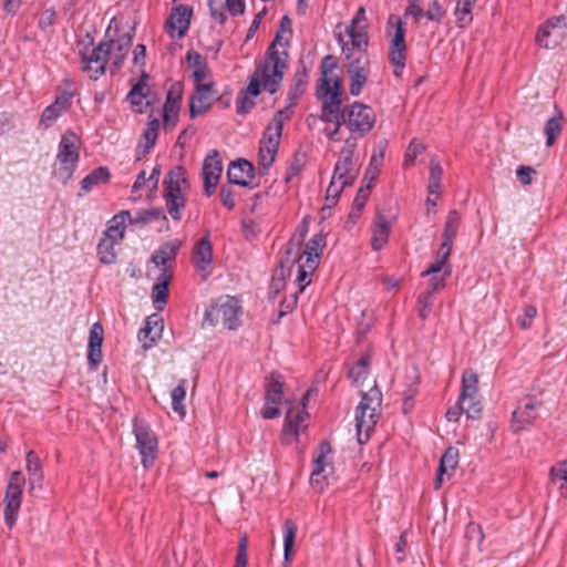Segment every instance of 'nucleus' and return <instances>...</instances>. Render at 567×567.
Wrapping results in <instances>:
<instances>
[{
    "label": "nucleus",
    "mask_w": 567,
    "mask_h": 567,
    "mask_svg": "<svg viewBox=\"0 0 567 567\" xmlns=\"http://www.w3.org/2000/svg\"><path fill=\"white\" fill-rule=\"evenodd\" d=\"M368 27L365 9L360 7L346 30L350 37L351 45L342 44V53L347 60L346 66L350 78L349 90L353 96L360 95L368 82L370 72V59L367 52L369 45Z\"/></svg>",
    "instance_id": "f257e3e1"
},
{
    "label": "nucleus",
    "mask_w": 567,
    "mask_h": 567,
    "mask_svg": "<svg viewBox=\"0 0 567 567\" xmlns=\"http://www.w3.org/2000/svg\"><path fill=\"white\" fill-rule=\"evenodd\" d=\"M289 40L282 42V38L276 34L269 45L265 61L257 65L255 73L261 78L264 89L270 94H275L282 82L284 73L287 68L288 52L277 50V45L287 47Z\"/></svg>",
    "instance_id": "f03ea898"
},
{
    "label": "nucleus",
    "mask_w": 567,
    "mask_h": 567,
    "mask_svg": "<svg viewBox=\"0 0 567 567\" xmlns=\"http://www.w3.org/2000/svg\"><path fill=\"white\" fill-rule=\"evenodd\" d=\"M381 402L382 393L377 385L362 395L355 413L357 439L361 445L368 442L370 433L375 427L378 421L377 410L381 406Z\"/></svg>",
    "instance_id": "7ed1b4c3"
},
{
    "label": "nucleus",
    "mask_w": 567,
    "mask_h": 567,
    "mask_svg": "<svg viewBox=\"0 0 567 567\" xmlns=\"http://www.w3.org/2000/svg\"><path fill=\"white\" fill-rule=\"evenodd\" d=\"M186 183V171L183 166H175L171 169L163 182L165 206L174 220L181 219V212L186 205V199L182 195V185Z\"/></svg>",
    "instance_id": "20e7f679"
},
{
    "label": "nucleus",
    "mask_w": 567,
    "mask_h": 567,
    "mask_svg": "<svg viewBox=\"0 0 567 567\" xmlns=\"http://www.w3.org/2000/svg\"><path fill=\"white\" fill-rule=\"evenodd\" d=\"M317 97L322 101V109L319 118L322 122H331L332 116L340 115L342 104V79L336 78L331 84V79L320 78L317 87Z\"/></svg>",
    "instance_id": "39448f33"
},
{
    "label": "nucleus",
    "mask_w": 567,
    "mask_h": 567,
    "mask_svg": "<svg viewBox=\"0 0 567 567\" xmlns=\"http://www.w3.org/2000/svg\"><path fill=\"white\" fill-rule=\"evenodd\" d=\"M79 158V138L74 132L66 131L61 137L56 155V159L60 163L56 175L63 184H66L72 178Z\"/></svg>",
    "instance_id": "423d86ee"
},
{
    "label": "nucleus",
    "mask_w": 567,
    "mask_h": 567,
    "mask_svg": "<svg viewBox=\"0 0 567 567\" xmlns=\"http://www.w3.org/2000/svg\"><path fill=\"white\" fill-rule=\"evenodd\" d=\"M355 148L357 140L353 137L347 138L334 166V179H338L343 186H351L360 173L361 164L355 155Z\"/></svg>",
    "instance_id": "0eeeda50"
},
{
    "label": "nucleus",
    "mask_w": 567,
    "mask_h": 567,
    "mask_svg": "<svg viewBox=\"0 0 567 567\" xmlns=\"http://www.w3.org/2000/svg\"><path fill=\"white\" fill-rule=\"evenodd\" d=\"M239 301L235 297H226L224 301L213 305L205 312V321L209 324H221L225 328L233 330L238 326L239 319Z\"/></svg>",
    "instance_id": "6e6552de"
},
{
    "label": "nucleus",
    "mask_w": 567,
    "mask_h": 567,
    "mask_svg": "<svg viewBox=\"0 0 567 567\" xmlns=\"http://www.w3.org/2000/svg\"><path fill=\"white\" fill-rule=\"evenodd\" d=\"M388 24L394 29L390 41L389 60L395 66L394 75L399 78L406 60L405 28L403 21L393 14L389 17Z\"/></svg>",
    "instance_id": "1a4fd4ad"
},
{
    "label": "nucleus",
    "mask_w": 567,
    "mask_h": 567,
    "mask_svg": "<svg viewBox=\"0 0 567 567\" xmlns=\"http://www.w3.org/2000/svg\"><path fill=\"white\" fill-rule=\"evenodd\" d=\"M24 484L25 477L22 472L14 471L10 476L4 495V522L9 528H12L17 522Z\"/></svg>",
    "instance_id": "9d476101"
},
{
    "label": "nucleus",
    "mask_w": 567,
    "mask_h": 567,
    "mask_svg": "<svg viewBox=\"0 0 567 567\" xmlns=\"http://www.w3.org/2000/svg\"><path fill=\"white\" fill-rule=\"evenodd\" d=\"M374 122V112L365 104L354 102L350 107L343 109V123L351 132L364 135L372 130Z\"/></svg>",
    "instance_id": "9b49d317"
},
{
    "label": "nucleus",
    "mask_w": 567,
    "mask_h": 567,
    "mask_svg": "<svg viewBox=\"0 0 567 567\" xmlns=\"http://www.w3.org/2000/svg\"><path fill=\"white\" fill-rule=\"evenodd\" d=\"M281 138V123L279 120L276 124V132H272V125H268L264 133V137L260 141L258 152V165L259 174H267L270 166L274 164L276 155L278 153L279 144Z\"/></svg>",
    "instance_id": "f8f14e48"
},
{
    "label": "nucleus",
    "mask_w": 567,
    "mask_h": 567,
    "mask_svg": "<svg viewBox=\"0 0 567 567\" xmlns=\"http://www.w3.org/2000/svg\"><path fill=\"white\" fill-rule=\"evenodd\" d=\"M134 434L142 464L144 468L147 470L154 464L157 457V437L148 426H138L136 419L134 420Z\"/></svg>",
    "instance_id": "ddd939ff"
},
{
    "label": "nucleus",
    "mask_w": 567,
    "mask_h": 567,
    "mask_svg": "<svg viewBox=\"0 0 567 567\" xmlns=\"http://www.w3.org/2000/svg\"><path fill=\"white\" fill-rule=\"evenodd\" d=\"M266 405L261 410L264 419H275L280 415L278 404L282 401L284 395V381L278 372H271L266 383Z\"/></svg>",
    "instance_id": "4468645a"
},
{
    "label": "nucleus",
    "mask_w": 567,
    "mask_h": 567,
    "mask_svg": "<svg viewBox=\"0 0 567 567\" xmlns=\"http://www.w3.org/2000/svg\"><path fill=\"white\" fill-rule=\"evenodd\" d=\"M112 39L109 41H102L91 51L90 54L80 51L81 61L83 63L82 70L85 72H93L94 75H92V78L94 80L105 72V64L112 52Z\"/></svg>",
    "instance_id": "2eb2a0df"
},
{
    "label": "nucleus",
    "mask_w": 567,
    "mask_h": 567,
    "mask_svg": "<svg viewBox=\"0 0 567 567\" xmlns=\"http://www.w3.org/2000/svg\"><path fill=\"white\" fill-rule=\"evenodd\" d=\"M332 453V447L328 441H322L319 444L318 455L313 460V470L311 473L310 482L311 485L319 492L323 491L326 485L324 481L329 474L333 473V465L327 461L328 454Z\"/></svg>",
    "instance_id": "dca6fc26"
},
{
    "label": "nucleus",
    "mask_w": 567,
    "mask_h": 567,
    "mask_svg": "<svg viewBox=\"0 0 567 567\" xmlns=\"http://www.w3.org/2000/svg\"><path fill=\"white\" fill-rule=\"evenodd\" d=\"M395 219L396 214L391 207L389 209H378L371 239V246L374 250H380L388 243L390 229Z\"/></svg>",
    "instance_id": "f3484780"
},
{
    "label": "nucleus",
    "mask_w": 567,
    "mask_h": 567,
    "mask_svg": "<svg viewBox=\"0 0 567 567\" xmlns=\"http://www.w3.org/2000/svg\"><path fill=\"white\" fill-rule=\"evenodd\" d=\"M542 405V401L533 398H527L526 401L520 402L512 414L511 427L513 432H520L532 425L538 417L537 410Z\"/></svg>",
    "instance_id": "a211bd4d"
},
{
    "label": "nucleus",
    "mask_w": 567,
    "mask_h": 567,
    "mask_svg": "<svg viewBox=\"0 0 567 567\" xmlns=\"http://www.w3.org/2000/svg\"><path fill=\"white\" fill-rule=\"evenodd\" d=\"M310 391H307L302 398V408L291 406L286 413V421L284 425V435H291L292 439H297L300 431H303L307 427L305 421L309 417V413L306 411V401Z\"/></svg>",
    "instance_id": "6ab92c4d"
},
{
    "label": "nucleus",
    "mask_w": 567,
    "mask_h": 567,
    "mask_svg": "<svg viewBox=\"0 0 567 567\" xmlns=\"http://www.w3.org/2000/svg\"><path fill=\"white\" fill-rule=\"evenodd\" d=\"M196 92L189 99V115L195 118L206 113L214 99L213 83L195 84Z\"/></svg>",
    "instance_id": "aec40b11"
},
{
    "label": "nucleus",
    "mask_w": 567,
    "mask_h": 567,
    "mask_svg": "<svg viewBox=\"0 0 567 567\" xmlns=\"http://www.w3.org/2000/svg\"><path fill=\"white\" fill-rule=\"evenodd\" d=\"M193 9L184 4H179L172 10L166 22L167 32L172 38H174L175 31H177L178 38H183L185 35L190 24Z\"/></svg>",
    "instance_id": "412c9836"
},
{
    "label": "nucleus",
    "mask_w": 567,
    "mask_h": 567,
    "mask_svg": "<svg viewBox=\"0 0 567 567\" xmlns=\"http://www.w3.org/2000/svg\"><path fill=\"white\" fill-rule=\"evenodd\" d=\"M254 172L255 167L249 161L238 158L229 164L227 178L230 184L246 187L254 178Z\"/></svg>",
    "instance_id": "4be33fe9"
},
{
    "label": "nucleus",
    "mask_w": 567,
    "mask_h": 567,
    "mask_svg": "<svg viewBox=\"0 0 567 567\" xmlns=\"http://www.w3.org/2000/svg\"><path fill=\"white\" fill-rule=\"evenodd\" d=\"M173 278L172 271L167 267L159 269L156 282L152 287V300L157 310H163L168 299V286Z\"/></svg>",
    "instance_id": "5701e85b"
},
{
    "label": "nucleus",
    "mask_w": 567,
    "mask_h": 567,
    "mask_svg": "<svg viewBox=\"0 0 567 567\" xmlns=\"http://www.w3.org/2000/svg\"><path fill=\"white\" fill-rule=\"evenodd\" d=\"M104 329L100 322L92 324L89 338L87 361L92 370H95L102 361V343Z\"/></svg>",
    "instance_id": "b1692460"
},
{
    "label": "nucleus",
    "mask_w": 567,
    "mask_h": 567,
    "mask_svg": "<svg viewBox=\"0 0 567 567\" xmlns=\"http://www.w3.org/2000/svg\"><path fill=\"white\" fill-rule=\"evenodd\" d=\"M25 468L28 472L29 491L32 493L35 488L42 489L43 486V470L42 463L34 451H29L25 456Z\"/></svg>",
    "instance_id": "393cba45"
},
{
    "label": "nucleus",
    "mask_w": 567,
    "mask_h": 567,
    "mask_svg": "<svg viewBox=\"0 0 567 567\" xmlns=\"http://www.w3.org/2000/svg\"><path fill=\"white\" fill-rule=\"evenodd\" d=\"M309 71L303 60H300L293 74V83L288 92L290 105H296L298 99L306 92L308 85Z\"/></svg>",
    "instance_id": "a878e982"
},
{
    "label": "nucleus",
    "mask_w": 567,
    "mask_h": 567,
    "mask_svg": "<svg viewBox=\"0 0 567 567\" xmlns=\"http://www.w3.org/2000/svg\"><path fill=\"white\" fill-rule=\"evenodd\" d=\"M163 329L164 322L159 315L153 313L148 316L144 328L138 333L141 340H150V344H144V347H152L162 337Z\"/></svg>",
    "instance_id": "bb28decb"
},
{
    "label": "nucleus",
    "mask_w": 567,
    "mask_h": 567,
    "mask_svg": "<svg viewBox=\"0 0 567 567\" xmlns=\"http://www.w3.org/2000/svg\"><path fill=\"white\" fill-rule=\"evenodd\" d=\"M134 33H135V27H132L131 30L127 31L120 39H117L116 41L113 40L112 45L115 44V49L112 54V58H113V63L111 66L112 73L116 72L121 68L124 59L126 58L128 49L132 45Z\"/></svg>",
    "instance_id": "cd10ccee"
},
{
    "label": "nucleus",
    "mask_w": 567,
    "mask_h": 567,
    "mask_svg": "<svg viewBox=\"0 0 567 567\" xmlns=\"http://www.w3.org/2000/svg\"><path fill=\"white\" fill-rule=\"evenodd\" d=\"M213 261V248L208 236L199 239L193 251V262L198 270H206Z\"/></svg>",
    "instance_id": "c85d7f7f"
},
{
    "label": "nucleus",
    "mask_w": 567,
    "mask_h": 567,
    "mask_svg": "<svg viewBox=\"0 0 567 567\" xmlns=\"http://www.w3.org/2000/svg\"><path fill=\"white\" fill-rule=\"evenodd\" d=\"M461 220L462 218L457 210L453 209L449 213L442 234L443 241L441 247L444 249L452 250L454 239L456 238L461 225Z\"/></svg>",
    "instance_id": "c756f323"
},
{
    "label": "nucleus",
    "mask_w": 567,
    "mask_h": 567,
    "mask_svg": "<svg viewBox=\"0 0 567 567\" xmlns=\"http://www.w3.org/2000/svg\"><path fill=\"white\" fill-rule=\"evenodd\" d=\"M181 246L182 241L178 239L169 240L163 244L156 251H154L151 257V261L154 262L157 267H167V261L175 259Z\"/></svg>",
    "instance_id": "7c9ffc66"
},
{
    "label": "nucleus",
    "mask_w": 567,
    "mask_h": 567,
    "mask_svg": "<svg viewBox=\"0 0 567 567\" xmlns=\"http://www.w3.org/2000/svg\"><path fill=\"white\" fill-rule=\"evenodd\" d=\"M131 225H141L144 226L146 224H150L154 220H162L165 224V229H169L168 220L166 215L164 214L162 208H151L146 210H140L136 213L134 217L130 215L127 217Z\"/></svg>",
    "instance_id": "2f4dec72"
},
{
    "label": "nucleus",
    "mask_w": 567,
    "mask_h": 567,
    "mask_svg": "<svg viewBox=\"0 0 567 567\" xmlns=\"http://www.w3.org/2000/svg\"><path fill=\"white\" fill-rule=\"evenodd\" d=\"M297 535V525L291 519L284 523V567H289L293 555V545Z\"/></svg>",
    "instance_id": "473e14b6"
},
{
    "label": "nucleus",
    "mask_w": 567,
    "mask_h": 567,
    "mask_svg": "<svg viewBox=\"0 0 567 567\" xmlns=\"http://www.w3.org/2000/svg\"><path fill=\"white\" fill-rule=\"evenodd\" d=\"M189 68L194 70L193 76L195 84H204L203 80L208 74V64L206 59L196 51H188L186 55Z\"/></svg>",
    "instance_id": "72a5a7b5"
},
{
    "label": "nucleus",
    "mask_w": 567,
    "mask_h": 567,
    "mask_svg": "<svg viewBox=\"0 0 567 567\" xmlns=\"http://www.w3.org/2000/svg\"><path fill=\"white\" fill-rule=\"evenodd\" d=\"M141 78L138 82L132 87L130 91L127 99L131 102V104L136 109L137 112L142 113L143 107L147 106L148 102H143L146 95L143 93L144 87L146 86V80L148 79V74L144 69L141 70Z\"/></svg>",
    "instance_id": "f704fd0d"
},
{
    "label": "nucleus",
    "mask_w": 567,
    "mask_h": 567,
    "mask_svg": "<svg viewBox=\"0 0 567 567\" xmlns=\"http://www.w3.org/2000/svg\"><path fill=\"white\" fill-rule=\"evenodd\" d=\"M127 217H130L128 210H121L118 214H116L112 218L111 225L103 233V236L106 238L114 239L116 243L122 240L124 238V231H125L124 223L127 219Z\"/></svg>",
    "instance_id": "c9c22d12"
},
{
    "label": "nucleus",
    "mask_w": 567,
    "mask_h": 567,
    "mask_svg": "<svg viewBox=\"0 0 567 567\" xmlns=\"http://www.w3.org/2000/svg\"><path fill=\"white\" fill-rule=\"evenodd\" d=\"M371 357L369 353L362 355L358 362L348 370V378L353 384L360 385L369 374Z\"/></svg>",
    "instance_id": "e433bc0d"
},
{
    "label": "nucleus",
    "mask_w": 567,
    "mask_h": 567,
    "mask_svg": "<svg viewBox=\"0 0 567 567\" xmlns=\"http://www.w3.org/2000/svg\"><path fill=\"white\" fill-rule=\"evenodd\" d=\"M563 112L557 111V113L547 120L545 123L544 132L546 134V145H554L556 138L560 135L563 130Z\"/></svg>",
    "instance_id": "4c0bfd02"
},
{
    "label": "nucleus",
    "mask_w": 567,
    "mask_h": 567,
    "mask_svg": "<svg viewBox=\"0 0 567 567\" xmlns=\"http://www.w3.org/2000/svg\"><path fill=\"white\" fill-rule=\"evenodd\" d=\"M110 171L107 167L100 166L93 169L89 175H86L81 182V190L87 193L92 189L93 186L100 183H107L110 179Z\"/></svg>",
    "instance_id": "58836bf2"
},
{
    "label": "nucleus",
    "mask_w": 567,
    "mask_h": 567,
    "mask_svg": "<svg viewBox=\"0 0 567 567\" xmlns=\"http://www.w3.org/2000/svg\"><path fill=\"white\" fill-rule=\"evenodd\" d=\"M550 481L558 487L561 496L567 497V462L557 463L550 468Z\"/></svg>",
    "instance_id": "ea45409f"
},
{
    "label": "nucleus",
    "mask_w": 567,
    "mask_h": 567,
    "mask_svg": "<svg viewBox=\"0 0 567 567\" xmlns=\"http://www.w3.org/2000/svg\"><path fill=\"white\" fill-rule=\"evenodd\" d=\"M463 400L470 396H478V375L471 369L465 370L462 375V391Z\"/></svg>",
    "instance_id": "a19ab883"
},
{
    "label": "nucleus",
    "mask_w": 567,
    "mask_h": 567,
    "mask_svg": "<svg viewBox=\"0 0 567 567\" xmlns=\"http://www.w3.org/2000/svg\"><path fill=\"white\" fill-rule=\"evenodd\" d=\"M223 172V164L217 150L210 151L203 164V177H208V173H212L213 177H220Z\"/></svg>",
    "instance_id": "79ce46f5"
},
{
    "label": "nucleus",
    "mask_w": 567,
    "mask_h": 567,
    "mask_svg": "<svg viewBox=\"0 0 567 567\" xmlns=\"http://www.w3.org/2000/svg\"><path fill=\"white\" fill-rule=\"evenodd\" d=\"M116 241L111 238L102 237L97 245V256L102 264L111 265L116 260V254L114 251V245Z\"/></svg>",
    "instance_id": "37998d69"
},
{
    "label": "nucleus",
    "mask_w": 567,
    "mask_h": 567,
    "mask_svg": "<svg viewBox=\"0 0 567 567\" xmlns=\"http://www.w3.org/2000/svg\"><path fill=\"white\" fill-rule=\"evenodd\" d=\"M452 250H446L440 246L439 251L436 254V258L433 262H431L426 270H424L421 276L427 277L430 275H436L437 272L445 271L446 266H451L447 264L449 257Z\"/></svg>",
    "instance_id": "c03bdc74"
},
{
    "label": "nucleus",
    "mask_w": 567,
    "mask_h": 567,
    "mask_svg": "<svg viewBox=\"0 0 567 567\" xmlns=\"http://www.w3.org/2000/svg\"><path fill=\"white\" fill-rule=\"evenodd\" d=\"M442 175L443 169L440 165V162L435 157H432L430 161V177L427 185V190L430 194L439 195Z\"/></svg>",
    "instance_id": "a18cd8bd"
},
{
    "label": "nucleus",
    "mask_w": 567,
    "mask_h": 567,
    "mask_svg": "<svg viewBox=\"0 0 567 567\" xmlns=\"http://www.w3.org/2000/svg\"><path fill=\"white\" fill-rule=\"evenodd\" d=\"M308 233V223L305 218L302 224L298 227L297 233L290 239L285 251L286 255H299V248L302 245Z\"/></svg>",
    "instance_id": "49530a36"
},
{
    "label": "nucleus",
    "mask_w": 567,
    "mask_h": 567,
    "mask_svg": "<svg viewBox=\"0 0 567 567\" xmlns=\"http://www.w3.org/2000/svg\"><path fill=\"white\" fill-rule=\"evenodd\" d=\"M458 402L461 404V409L470 419H480L483 410L482 402L480 396H470L465 400L460 396Z\"/></svg>",
    "instance_id": "de8ad7c7"
},
{
    "label": "nucleus",
    "mask_w": 567,
    "mask_h": 567,
    "mask_svg": "<svg viewBox=\"0 0 567 567\" xmlns=\"http://www.w3.org/2000/svg\"><path fill=\"white\" fill-rule=\"evenodd\" d=\"M324 247L326 237L322 234H317L307 243L303 254L306 258H315L317 261Z\"/></svg>",
    "instance_id": "09e8293b"
},
{
    "label": "nucleus",
    "mask_w": 567,
    "mask_h": 567,
    "mask_svg": "<svg viewBox=\"0 0 567 567\" xmlns=\"http://www.w3.org/2000/svg\"><path fill=\"white\" fill-rule=\"evenodd\" d=\"M458 456L460 454L456 447H447L440 460L439 467L441 468V473H449V471H454L458 464Z\"/></svg>",
    "instance_id": "8fccbe9b"
},
{
    "label": "nucleus",
    "mask_w": 567,
    "mask_h": 567,
    "mask_svg": "<svg viewBox=\"0 0 567 567\" xmlns=\"http://www.w3.org/2000/svg\"><path fill=\"white\" fill-rule=\"evenodd\" d=\"M298 262L297 281L300 284V291H302L305 287L310 282V280H307V278L315 271L318 261H316L315 258H306L303 262Z\"/></svg>",
    "instance_id": "3c124183"
},
{
    "label": "nucleus",
    "mask_w": 567,
    "mask_h": 567,
    "mask_svg": "<svg viewBox=\"0 0 567 567\" xmlns=\"http://www.w3.org/2000/svg\"><path fill=\"white\" fill-rule=\"evenodd\" d=\"M286 255L284 259L280 260L279 267L275 270L272 278L285 281L286 277L290 275L291 268L293 267L296 261H301L302 256Z\"/></svg>",
    "instance_id": "603ef678"
},
{
    "label": "nucleus",
    "mask_w": 567,
    "mask_h": 567,
    "mask_svg": "<svg viewBox=\"0 0 567 567\" xmlns=\"http://www.w3.org/2000/svg\"><path fill=\"white\" fill-rule=\"evenodd\" d=\"M476 0H457L455 14L460 25L463 27L472 21V9Z\"/></svg>",
    "instance_id": "864d4df0"
},
{
    "label": "nucleus",
    "mask_w": 567,
    "mask_h": 567,
    "mask_svg": "<svg viewBox=\"0 0 567 567\" xmlns=\"http://www.w3.org/2000/svg\"><path fill=\"white\" fill-rule=\"evenodd\" d=\"M186 380H181L179 384L173 389L172 391V405L173 410L178 413L181 416L185 415V406L183 401L186 395L185 390Z\"/></svg>",
    "instance_id": "5fc2aeb1"
},
{
    "label": "nucleus",
    "mask_w": 567,
    "mask_h": 567,
    "mask_svg": "<svg viewBox=\"0 0 567 567\" xmlns=\"http://www.w3.org/2000/svg\"><path fill=\"white\" fill-rule=\"evenodd\" d=\"M159 130V121L153 118L150 121L147 128L144 131L143 136L146 141L144 146V154L148 153L150 150L155 145Z\"/></svg>",
    "instance_id": "6e6d98bb"
},
{
    "label": "nucleus",
    "mask_w": 567,
    "mask_h": 567,
    "mask_svg": "<svg viewBox=\"0 0 567 567\" xmlns=\"http://www.w3.org/2000/svg\"><path fill=\"white\" fill-rule=\"evenodd\" d=\"M433 306V295L431 292L423 291L417 297V313L422 320H425Z\"/></svg>",
    "instance_id": "4d7b16f0"
},
{
    "label": "nucleus",
    "mask_w": 567,
    "mask_h": 567,
    "mask_svg": "<svg viewBox=\"0 0 567 567\" xmlns=\"http://www.w3.org/2000/svg\"><path fill=\"white\" fill-rule=\"evenodd\" d=\"M451 274H452V267L451 266H446L445 267V271L443 272V275H441V276L433 275L430 278L429 288L425 290V292H431L432 295H434L435 292H437L441 289H443L445 287V279L447 277H450Z\"/></svg>",
    "instance_id": "13d9d810"
},
{
    "label": "nucleus",
    "mask_w": 567,
    "mask_h": 567,
    "mask_svg": "<svg viewBox=\"0 0 567 567\" xmlns=\"http://www.w3.org/2000/svg\"><path fill=\"white\" fill-rule=\"evenodd\" d=\"M179 104H174L171 101L164 104L163 107V120L165 126L174 127L178 118Z\"/></svg>",
    "instance_id": "bf43d9fd"
},
{
    "label": "nucleus",
    "mask_w": 567,
    "mask_h": 567,
    "mask_svg": "<svg viewBox=\"0 0 567 567\" xmlns=\"http://www.w3.org/2000/svg\"><path fill=\"white\" fill-rule=\"evenodd\" d=\"M62 111H60L53 103L47 106L42 113L40 124L48 128L51 124L60 116Z\"/></svg>",
    "instance_id": "052dcab7"
},
{
    "label": "nucleus",
    "mask_w": 567,
    "mask_h": 567,
    "mask_svg": "<svg viewBox=\"0 0 567 567\" xmlns=\"http://www.w3.org/2000/svg\"><path fill=\"white\" fill-rule=\"evenodd\" d=\"M424 150L425 146L422 143H417L415 140H413L408 147L404 158V166H411L414 163L416 156L423 153Z\"/></svg>",
    "instance_id": "680f3d73"
},
{
    "label": "nucleus",
    "mask_w": 567,
    "mask_h": 567,
    "mask_svg": "<svg viewBox=\"0 0 567 567\" xmlns=\"http://www.w3.org/2000/svg\"><path fill=\"white\" fill-rule=\"evenodd\" d=\"M247 547H248V538L246 535H243L239 539L237 556L235 567H246L247 566Z\"/></svg>",
    "instance_id": "e2e57ef3"
},
{
    "label": "nucleus",
    "mask_w": 567,
    "mask_h": 567,
    "mask_svg": "<svg viewBox=\"0 0 567 567\" xmlns=\"http://www.w3.org/2000/svg\"><path fill=\"white\" fill-rule=\"evenodd\" d=\"M344 187L346 186H343L342 183H339V181L334 179V176H332L330 185L327 189L326 200H331V204L336 205Z\"/></svg>",
    "instance_id": "0e129e2a"
},
{
    "label": "nucleus",
    "mask_w": 567,
    "mask_h": 567,
    "mask_svg": "<svg viewBox=\"0 0 567 567\" xmlns=\"http://www.w3.org/2000/svg\"><path fill=\"white\" fill-rule=\"evenodd\" d=\"M248 95L249 94L245 93L244 91L240 92V95L236 102V111L238 114H247L255 106L254 100Z\"/></svg>",
    "instance_id": "69168bd1"
},
{
    "label": "nucleus",
    "mask_w": 567,
    "mask_h": 567,
    "mask_svg": "<svg viewBox=\"0 0 567 567\" xmlns=\"http://www.w3.org/2000/svg\"><path fill=\"white\" fill-rule=\"evenodd\" d=\"M536 174V169L532 166L522 165L516 171V176L519 183L524 186H527L533 181V175Z\"/></svg>",
    "instance_id": "338daca9"
},
{
    "label": "nucleus",
    "mask_w": 567,
    "mask_h": 567,
    "mask_svg": "<svg viewBox=\"0 0 567 567\" xmlns=\"http://www.w3.org/2000/svg\"><path fill=\"white\" fill-rule=\"evenodd\" d=\"M444 14L445 11L437 0H434L430 4L427 11L425 12V16L429 20L436 22H440L443 19Z\"/></svg>",
    "instance_id": "774afa93"
}]
</instances>
